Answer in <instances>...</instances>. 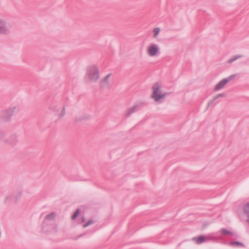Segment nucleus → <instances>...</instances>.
I'll use <instances>...</instances> for the list:
<instances>
[{
    "instance_id": "f257e3e1",
    "label": "nucleus",
    "mask_w": 249,
    "mask_h": 249,
    "mask_svg": "<svg viewBox=\"0 0 249 249\" xmlns=\"http://www.w3.org/2000/svg\"><path fill=\"white\" fill-rule=\"evenodd\" d=\"M87 78L91 82H96L100 78L99 71L96 66H90L87 69Z\"/></svg>"
},
{
    "instance_id": "f03ea898",
    "label": "nucleus",
    "mask_w": 249,
    "mask_h": 249,
    "mask_svg": "<svg viewBox=\"0 0 249 249\" xmlns=\"http://www.w3.org/2000/svg\"><path fill=\"white\" fill-rule=\"evenodd\" d=\"M161 85L158 83H155L153 86L151 97L156 102L163 99L166 95V93L161 91Z\"/></svg>"
},
{
    "instance_id": "7ed1b4c3",
    "label": "nucleus",
    "mask_w": 249,
    "mask_h": 249,
    "mask_svg": "<svg viewBox=\"0 0 249 249\" xmlns=\"http://www.w3.org/2000/svg\"><path fill=\"white\" fill-rule=\"evenodd\" d=\"M146 53L150 57H154L159 55L160 53L159 45L155 43H150L147 47Z\"/></svg>"
},
{
    "instance_id": "20e7f679",
    "label": "nucleus",
    "mask_w": 249,
    "mask_h": 249,
    "mask_svg": "<svg viewBox=\"0 0 249 249\" xmlns=\"http://www.w3.org/2000/svg\"><path fill=\"white\" fill-rule=\"evenodd\" d=\"M111 74L109 73L105 76L100 81V86L102 88H107L109 87L110 85V77Z\"/></svg>"
},
{
    "instance_id": "39448f33",
    "label": "nucleus",
    "mask_w": 249,
    "mask_h": 249,
    "mask_svg": "<svg viewBox=\"0 0 249 249\" xmlns=\"http://www.w3.org/2000/svg\"><path fill=\"white\" fill-rule=\"evenodd\" d=\"M233 76H234L233 75H231V76H230L229 77H228V78L225 79H223V80H221V81H220L216 85V86H215V87L214 88V89L215 90H219L223 88L225 86V85L229 81H230L231 79V78L233 77Z\"/></svg>"
},
{
    "instance_id": "423d86ee",
    "label": "nucleus",
    "mask_w": 249,
    "mask_h": 249,
    "mask_svg": "<svg viewBox=\"0 0 249 249\" xmlns=\"http://www.w3.org/2000/svg\"><path fill=\"white\" fill-rule=\"evenodd\" d=\"M193 241H194L197 244H200L202 243L205 242L207 239L206 237L204 236L201 235L197 237H196L193 238Z\"/></svg>"
},
{
    "instance_id": "0eeeda50",
    "label": "nucleus",
    "mask_w": 249,
    "mask_h": 249,
    "mask_svg": "<svg viewBox=\"0 0 249 249\" xmlns=\"http://www.w3.org/2000/svg\"><path fill=\"white\" fill-rule=\"evenodd\" d=\"M160 32V27H157L153 30V37L155 39H157L158 35Z\"/></svg>"
},
{
    "instance_id": "6e6552de",
    "label": "nucleus",
    "mask_w": 249,
    "mask_h": 249,
    "mask_svg": "<svg viewBox=\"0 0 249 249\" xmlns=\"http://www.w3.org/2000/svg\"><path fill=\"white\" fill-rule=\"evenodd\" d=\"M9 29L6 25L0 26V33L6 34L9 32Z\"/></svg>"
},
{
    "instance_id": "1a4fd4ad",
    "label": "nucleus",
    "mask_w": 249,
    "mask_h": 249,
    "mask_svg": "<svg viewBox=\"0 0 249 249\" xmlns=\"http://www.w3.org/2000/svg\"><path fill=\"white\" fill-rule=\"evenodd\" d=\"M230 244L231 245L234 246H238V247H243L244 246V245L242 243L238 242H231Z\"/></svg>"
},
{
    "instance_id": "9d476101",
    "label": "nucleus",
    "mask_w": 249,
    "mask_h": 249,
    "mask_svg": "<svg viewBox=\"0 0 249 249\" xmlns=\"http://www.w3.org/2000/svg\"><path fill=\"white\" fill-rule=\"evenodd\" d=\"M80 213V210L79 209H77L76 212L74 213L73 215L72 216V219L73 220L75 219L79 215Z\"/></svg>"
},
{
    "instance_id": "9b49d317",
    "label": "nucleus",
    "mask_w": 249,
    "mask_h": 249,
    "mask_svg": "<svg viewBox=\"0 0 249 249\" xmlns=\"http://www.w3.org/2000/svg\"><path fill=\"white\" fill-rule=\"evenodd\" d=\"M245 212L248 213V216L249 215V203L245 206L244 208Z\"/></svg>"
},
{
    "instance_id": "f8f14e48",
    "label": "nucleus",
    "mask_w": 249,
    "mask_h": 249,
    "mask_svg": "<svg viewBox=\"0 0 249 249\" xmlns=\"http://www.w3.org/2000/svg\"><path fill=\"white\" fill-rule=\"evenodd\" d=\"M221 232L224 234H231V232L227 230L226 229H222Z\"/></svg>"
},
{
    "instance_id": "ddd939ff",
    "label": "nucleus",
    "mask_w": 249,
    "mask_h": 249,
    "mask_svg": "<svg viewBox=\"0 0 249 249\" xmlns=\"http://www.w3.org/2000/svg\"><path fill=\"white\" fill-rule=\"evenodd\" d=\"M136 107H131L130 109H129L128 111V114H130L131 112H133L135 111L136 110Z\"/></svg>"
},
{
    "instance_id": "4468645a",
    "label": "nucleus",
    "mask_w": 249,
    "mask_h": 249,
    "mask_svg": "<svg viewBox=\"0 0 249 249\" xmlns=\"http://www.w3.org/2000/svg\"><path fill=\"white\" fill-rule=\"evenodd\" d=\"M92 223H93V221L92 220H89L86 224L84 225L83 227L84 228H86V227H88L89 225L90 224H91Z\"/></svg>"
},
{
    "instance_id": "2eb2a0df",
    "label": "nucleus",
    "mask_w": 249,
    "mask_h": 249,
    "mask_svg": "<svg viewBox=\"0 0 249 249\" xmlns=\"http://www.w3.org/2000/svg\"><path fill=\"white\" fill-rule=\"evenodd\" d=\"M0 24L1 25H6L5 21L2 18H0Z\"/></svg>"
},
{
    "instance_id": "dca6fc26",
    "label": "nucleus",
    "mask_w": 249,
    "mask_h": 249,
    "mask_svg": "<svg viewBox=\"0 0 249 249\" xmlns=\"http://www.w3.org/2000/svg\"><path fill=\"white\" fill-rule=\"evenodd\" d=\"M54 214H53V213H52L51 215L47 216V217H47V218H49V217H50V216L54 217Z\"/></svg>"
},
{
    "instance_id": "f3484780",
    "label": "nucleus",
    "mask_w": 249,
    "mask_h": 249,
    "mask_svg": "<svg viewBox=\"0 0 249 249\" xmlns=\"http://www.w3.org/2000/svg\"><path fill=\"white\" fill-rule=\"evenodd\" d=\"M237 58V57H236V58H234V59H233L229 60V62H232L233 61L235 60V59H236Z\"/></svg>"
},
{
    "instance_id": "a211bd4d",
    "label": "nucleus",
    "mask_w": 249,
    "mask_h": 249,
    "mask_svg": "<svg viewBox=\"0 0 249 249\" xmlns=\"http://www.w3.org/2000/svg\"><path fill=\"white\" fill-rule=\"evenodd\" d=\"M65 114V111L64 110L62 111V112L61 113V115L62 116H64Z\"/></svg>"
},
{
    "instance_id": "6ab92c4d",
    "label": "nucleus",
    "mask_w": 249,
    "mask_h": 249,
    "mask_svg": "<svg viewBox=\"0 0 249 249\" xmlns=\"http://www.w3.org/2000/svg\"><path fill=\"white\" fill-rule=\"evenodd\" d=\"M221 96H224V94H219L217 97Z\"/></svg>"
},
{
    "instance_id": "aec40b11",
    "label": "nucleus",
    "mask_w": 249,
    "mask_h": 249,
    "mask_svg": "<svg viewBox=\"0 0 249 249\" xmlns=\"http://www.w3.org/2000/svg\"><path fill=\"white\" fill-rule=\"evenodd\" d=\"M82 221H83V222H84V221H85V219H84L83 218H82Z\"/></svg>"
}]
</instances>
